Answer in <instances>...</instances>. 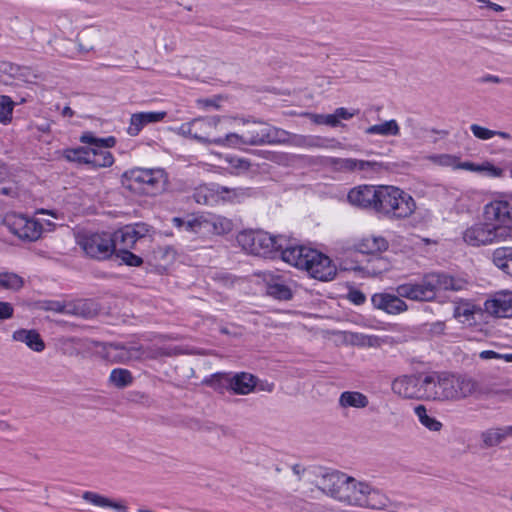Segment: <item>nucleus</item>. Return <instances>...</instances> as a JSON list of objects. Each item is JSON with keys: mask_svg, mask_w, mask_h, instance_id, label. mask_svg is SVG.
Wrapping results in <instances>:
<instances>
[{"mask_svg": "<svg viewBox=\"0 0 512 512\" xmlns=\"http://www.w3.org/2000/svg\"><path fill=\"white\" fill-rule=\"evenodd\" d=\"M465 285L464 280L456 279L444 273H428L419 283L399 285L396 289L398 296L389 293H377L372 296L371 301L375 308L395 315L406 311L408 308L400 297L415 301H431L440 290L460 291L464 289Z\"/></svg>", "mask_w": 512, "mask_h": 512, "instance_id": "f257e3e1", "label": "nucleus"}, {"mask_svg": "<svg viewBox=\"0 0 512 512\" xmlns=\"http://www.w3.org/2000/svg\"><path fill=\"white\" fill-rule=\"evenodd\" d=\"M420 389L421 397L434 401H460L470 397L478 390V383L473 378L455 373H432L426 375Z\"/></svg>", "mask_w": 512, "mask_h": 512, "instance_id": "f03ea898", "label": "nucleus"}, {"mask_svg": "<svg viewBox=\"0 0 512 512\" xmlns=\"http://www.w3.org/2000/svg\"><path fill=\"white\" fill-rule=\"evenodd\" d=\"M282 260L319 281H331L337 274L336 265L327 255L305 246H286Z\"/></svg>", "mask_w": 512, "mask_h": 512, "instance_id": "7ed1b4c3", "label": "nucleus"}, {"mask_svg": "<svg viewBox=\"0 0 512 512\" xmlns=\"http://www.w3.org/2000/svg\"><path fill=\"white\" fill-rule=\"evenodd\" d=\"M344 481L337 501L352 507L372 510H386L390 507L389 498L365 481L348 476Z\"/></svg>", "mask_w": 512, "mask_h": 512, "instance_id": "20e7f679", "label": "nucleus"}, {"mask_svg": "<svg viewBox=\"0 0 512 512\" xmlns=\"http://www.w3.org/2000/svg\"><path fill=\"white\" fill-rule=\"evenodd\" d=\"M417 205L406 191L395 187L380 185L375 212L390 220H404L411 217Z\"/></svg>", "mask_w": 512, "mask_h": 512, "instance_id": "39448f33", "label": "nucleus"}, {"mask_svg": "<svg viewBox=\"0 0 512 512\" xmlns=\"http://www.w3.org/2000/svg\"><path fill=\"white\" fill-rule=\"evenodd\" d=\"M286 240L282 236H272L264 231H242L237 236V242L247 253L272 257L275 253L285 250L284 242Z\"/></svg>", "mask_w": 512, "mask_h": 512, "instance_id": "423d86ee", "label": "nucleus"}, {"mask_svg": "<svg viewBox=\"0 0 512 512\" xmlns=\"http://www.w3.org/2000/svg\"><path fill=\"white\" fill-rule=\"evenodd\" d=\"M222 132V117L205 116L194 118L182 123L177 128V134L194 139L202 144H217L219 133Z\"/></svg>", "mask_w": 512, "mask_h": 512, "instance_id": "0eeeda50", "label": "nucleus"}, {"mask_svg": "<svg viewBox=\"0 0 512 512\" xmlns=\"http://www.w3.org/2000/svg\"><path fill=\"white\" fill-rule=\"evenodd\" d=\"M244 144H284L289 142V132L261 121H244L241 129Z\"/></svg>", "mask_w": 512, "mask_h": 512, "instance_id": "6e6552de", "label": "nucleus"}, {"mask_svg": "<svg viewBox=\"0 0 512 512\" xmlns=\"http://www.w3.org/2000/svg\"><path fill=\"white\" fill-rule=\"evenodd\" d=\"M131 186L146 194H156L165 189L167 175L163 169L134 168L125 173Z\"/></svg>", "mask_w": 512, "mask_h": 512, "instance_id": "1a4fd4ad", "label": "nucleus"}, {"mask_svg": "<svg viewBox=\"0 0 512 512\" xmlns=\"http://www.w3.org/2000/svg\"><path fill=\"white\" fill-rule=\"evenodd\" d=\"M311 484L315 485L325 495L337 501L347 475L337 470L315 467L307 471Z\"/></svg>", "mask_w": 512, "mask_h": 512, "instance_id": "9d476101", "label": "nucleus"}, {"mask_svg": "<svg viewBox=\"0 0 512 512\" xmlns=\"http://www.w3.org/2000/svg\"><path fill=\"white\" fill-rule=\"evenodd\" d=\"M77 243L93 259L106 260L114 253V242L108 233H82L77 236Z\"/></svg>", "mask_w": 512, "mask_h": 512, "instance_id": "9b49d317", "label": "nucleus"}, {"mask_svg": "<svg viewBox=\"0 0 512 512\" xmlns=\"http://www.w3.org/2000/svg\"><path fill=\"white\" fill-rule=\"evenodd\" d=\"M178 349H158L156 351L144 350L142 346L126 347L119 343L109 345L108 354L119 362L140 360L144 358L155 359L159 356H172L179 354Z\"/></svg>", "mask_w": 512, "mask_h": 512, "instance_id": "f8f14e48", "label": "nucleus"}, {"mask_svg": "<svg viewBox=\"0 0 512 512\" xmlns=\"http://www.w3.org/2000/svg\"><path fill=\"white\" fill-rule=\"evenodd\" d=\"M3 224L12 234L24 241H36L42 234V225L37 220L21 214H7L4 217Z\"/></svg>", "mask_w": 512, "mask_h": 512, "instance_id": "ddd939ff", "label": "nucleus"}, {"mask_svg": "<svg viewBox=\"0 0 512 512\" xmlns=\"http://www.w3.org/2000/svg\"><path fill=\"white\" fill-rule=\"evenodd\" d=\"M322 163L333 171L340 173H354L357 171L378 172L382 168V164L376 161L354 158L326 157L323 159Z\"/></svg>", "mask_w": 512, "mask_h": 512, "instance_id": "4468645a", "label": "nucleus"}, {"mask_svg": "<svg viewBox=\"0 0 512 512\" xmlns=\"http://www.w3.org/2000/svg\"><path fill=\"white\" fill-rule=\"evenodd\" d=\"M484 310L494 317H512V291L502 290L492 294L484 302Z\"/></svg>", "mask_w": 512, "mask_h": 512, "instance_id": "2eb2a0df", "label": "nucleus"}, {"mask_svg": "<svg viewBox=\"0 0 512 512\" xmlns=\"http://www.w3.org/2000/svg\"><path fill=\"white\" fill-rule=\"evenodd\" d=\"M379 189L380 185H359L349 191L347 198L353 206L375 212Z\"/></svg>", "mask_w": 512, "mask_h": 512, "instance_id": "dca6fc26", "label": "nucleus"}, {"mask_svg": "<svg viewBox=\"0 0 512 512\" xmlns=\"http://www.w3.org/2000/svg\"><path fill=\"white\" fill-rule=\"evenodd\" d=\"M462 238L472 247L492 244V223H475L464 230Z\"/></svg>", "mask_w": 512, "mask_h": 512, "instance_id": "f3484780", "label": "nucleus"}, {"mask_svg": "<svg viewBox=\"0 0 512 512\" xmlns=\"http://www.w3.org/2000/svg\"><path fill=\"white\" fill-rule=\"evenodd\" d=\"M165 111H148L134 113L130 117L129 125L127 127V134L135 137L141 130L148 124L157 123L166 117Z\"/></svg>", "mask_w": 512, "mask_h": 512, "instance_id": "a211bd4d", "label": "nucleus"}, {"mask_svg": "<svg viewBox=\"0 0 512 512\" xmlns=\"http://www.w3.org/2000/svg\"><path fill=\"white\" fill-rule=\"evenodd\" d=\"M392 391L403 398L420 397L418 392V381L415 376L402 375L395 378L391 384Z\"/></svg>", "mask_w": 512, "mask_h": 512, "instance_id": "6ab92c4d", "label": "nucleus"}, {"mask_svg": "<svg viewBox=\"0 0 512 512\" xmlns=\"http://www.w3.org/2000/svg\"><path fill=\"white\" fill-rule=\"evenodd\" d=\"M45 309L48 311H54L57 313H63L68 315H75L83 318H87L90 315L88 303L82 300L73 303H62L59 301H52L47 303Z\"/></svg>", "mask_w": 512, "mask_h": 512, "instance_id": "aec40b11", "label": "nucleus"}, {"mask_svg": "<svg viewBox=\"0 0 512 512\" xmlns=\"http://www.w3.org/2000/svg\"><path fill=\"white\" fill-rule=\"evenodd\" d=\"M484 217L487 223H506L510 219V205L507 201H492L484 207Z\"/></svg>", "mask_w": 512, "mask_h": 512, "instance_id": "412c9836", "label": "nucleus"}, {"mask_svg": "<svg viewBox=\"0 0 512 512\" xmlns=\"http://www.w3.org/2000/svg\"><path fill=\"white\" fill-rule=\"evenodd\" d=\"M230 389L239 395L251 393L257 386V378L247 372L236 373L227 379Z\"/></svg>", "mask_w": 512, "mask_h": 512, "instance_id": "4be33fe9", "label": "nucleus"}, {"mask_svg": "<svg viewBox=\"0 0 512 512\" xmlns=\"http://www.w3.org/2000/svg\"><path fill=\"white\" fill-rule=\"evenodd\" d=\"M203 235H224L229 233L233 224L231 220L218 216H204L203 215Z\"/></svg>", "mask_w": 512, "mask_h": 512, "instance_id": "5701e85b", "label": "nucleus"}, {"mask_svg": "<svg viewBox=\"0 0 512 512\" xmlns=\"http://www.w3.org/2000/svg\"><path fill=\"white\" fill-rule=\"evenodd\" d=\"M12 339L14 341L24 343L34 352H42L45 349V343L40 334L34 329H18L13 332Z\"/></svg>", "mask_w": 512, "mask_h": 512, "instance_id": "b1692460", "label": "nucleus"}, {"mask_svg": "<svg viewBox=\"0 0 512 512\" xmlns=\"http://www.w3.org/2000/svg\"><path fill=\"white\" fill-rule=\"evenodd\" d=\"M82 498L96 507L110 508L117 512H128V507L124 501H115L96 492L86 491Z\"/></svg>", "mask_w": 512, "mask_h": 512, "instance_id": "393cba45", "label": "nucleus"}, {"mask_svg": "<svg viewBox=\"0 0 512 512\" xmlns=\"http://www.w3.org/2000/svg\"><path fill=\"white\" fill-rule=\"evenodd\" d=\"M388 246V241L384 237L375 235L363 237L356 244L357 250L364 254L383 252L388 249Z\"/></svg>", "mask_w": 512, "mask_h": 512, "instance_id": "a878e982", "label": "nucleus"}, {"mask_svg": "<svg viewBox=\"0 0 512 512\" xmlns=\"http://www.w3.org/2000/svg\"><path fill=\"white\" fill-rule=\"evenodd\" d=\"M483 446L490 448L497 446L511 436L510 426L493 427L483 431L480 435Z\"/></svg>", "mask_w": 512, "mask_h": 512, "instance_id": "bb28decb", "label": "nucleus"}, {"mask_svg": "<svg viewBox=\"0 0 512 512\" xmlns=\"http://www.w3.org/2000/svg\"><path fill=\"white\" fill-rule=\"evenodd\" d=\"M107 148L102 146L90 148L87 165H91L93 168L110 167L114 163V157Z\"/></svg>", "mask_w": 512, "mask_h": 512, "instance_id": "cd10ccee", "label": "nucleus"}, {"mask_svg": "<svg viewBox=\"0 0 512 512\" xmlns=\"http://www.w3.org/2000/svg\"><path fill=\"white\" fill-rule=\"evenodd\" d=\"M492 261L496 267L512 276V247H499L492 253Z\"/></svg>", "mask_w": 512, "mask_h": 512, "instance_id": "c85d7f7f", "label": "nucleus"}, {"mask_svg": "<svg viewBox=\"0 0 512 512\" xmlns=\"http://www.w3.org/2000/svg\"><path fill=\"white\" fill-rule=\"evenodd\" d=\"M99 37L100 30L98 28L89 27L83 29L78 38V51L82 54L89 53L94 49V45Z\"/></svg>", "mask_w": 512, "mask_h": 512, "instance_id": "c756f323", "label": "nucleus"}, {"mask_svg": "<svg viewBox=\"0 0 512 512\" xmlns=\"http://www.w3.org/2000/svg\"><path fill=\"white\" fill-rule=\"evenodd\" d=\"M266 292L268 295L278 300H289L292 298V291L281 277H272L267 281Z\"/></svg>", "mask_w": 512, "mask_h": 512, "instance_id": "7c9ffc66", "label": "nucleus"}, {"mask_svg": "<svg viewBox=\"0 0 512 512\" xmlns=\"http://www.w3.org/2000/svg\"><path fill=\"white\" fill-rule=\"evenodd\" d=\"M369 400L366 395L358 391H344L339 397V405L342 408H365Z\"/></svg>", "mask_w": 512, "mask_h": 512, "instance_id": "2f4dec72", "label": "nucleus"}, {"mask_svg": "<svg viewBox=\"0 0 512 512\" xmlns=\"http://www.w3.org/2000/svg\"><path fill=\"white\" fill-rule=\"evenodd\" d=\"M365 133L368 135H380V136H398L400 133V127L396 120L391 119L383 123L375 124L366 128Z\"/></svg>", "mask_w": 512, "mask_h": 512, "instance_id": "473e14b6", "label": "nucleus"}, {"mask_svg": "<svg viewBox=\"0 0 512 512\" xmlns=\"http://www.w3.org/2000/svg\"><path fill=\"white\" fill-rule=\"evenodd\" d=\"M346 340L352 345L360 347H380L382 340L380 337L375 335H366L358 332H348L346 334Z\"/></svg>", "mask_w": 512, "mask_h": 512, "instance_id": "72a5a7b5", "label": "nucleus"}, {"mask_svg": "<svg viewBox=\"0 0 512 512\" xmlns=\"http://www.w3.org/2000/svg\"><path fill=\"white\" fill-rule=\"evenodd\" d=\"M414 412L418 417L419 422L428 430L439 432L443 425L436 418L428 415L427 409L424 405L420 404L414 408Z\"/></svg>", "mask_w": 512, "mask_h": 512, "instance_id": "f704fd0d", "label": "nucleus"}, {"mask_svg": "<svg viewBox=\"0 0 512 512\" xmlns=\"http://www.w3.org/2000/svg\"><path fill=\"white\" fill-rule=\"evenodd\" d=\"M112 239H113V249L114 251L118 250V249H131L134 247L135 243L134 241L132 240V237L130 235V233L127 231V228L126 226L115 231L112 235H111Z\"/></svg>", "mask_w": 512, "mask_h": 512, "instance_id": "c9c22d12", "label": "nucleus"}, {"mask_svg": "<svg viewBox=\"0 0 512 512\" xmlns=\"http://www.w3.org/2000/svg\"><path fill=\"white\" fill-rule=\"evenodd\" d=\"M24 285V280L18 274L12 272L0 273V288L17 291Z\"/></svg>", "mask_w": 512, "mask_h": 512, "instance_id": "e433bc0d", "label": "nucleus"}, {"mask_svg": "<svg viewBox=\"0 0 512 512\" xmlns=\"http://www.w3.org/2000/svg\"><path fill=\"white\" fill-rule=\"evenodd\" d=\"M110 382L117 388H125L133 382V376L127 369H113L109 377Z\"/></svg>", "mask_w": 512, "mask_h": 512, "instance_id": "4c0bfd02", "label": "nucleus"}, {"mask_svg": "<svg viewBox=\"0 0 512 512\" xmlns=\"http://www.w3.org/2000/svg\"><path fill=\"white\" fill-rule=\"evenodd\" d=\"M119 264H125L131 267H139L143 264V259L132 253L129 249H118L113 253Z\"/></svg>", "mask_w": 512, "mask_h": 512, "instance_id": "58836bf2", "label": "nucleus"}, {"mask_svg": "<svg viewBox=\"0 0 512 512\" xmlns=\"http://www.w3.org/2000/svg\"><path fill=\"white\" fill-rule=\"evenodd\" d=\"M15 102L7 95H0V122L8 124L11 122Z\"/></svg>", "mask_w": 512, "mask_h": 512, "instance_id": "ea45409f", "label": "nucleus"}, {"mask_svg": "<svg viewBox=\"0 0 512 512\" xmlns=\"http://www.w3.org/2000/svg\"><path fill=\"white\" fill-rule=\"evenodd\" d=\"M512 241V226L492 223V243Z\"/></svg>", "mask_w": 512, "mask_h": 512, "instance_id": "a19ab883", "label": "nucleus"}, {"mask_svg": "<svg viewBox=\"0 0 512 512\" xmlns=\"http://www.w3.org/2000/svg\"><path fill=\"white\" fill-rule=\"evenodd\" d=\"M219 142L216 145L228 146V147H240L244 144V138H242V132L239 133H225L222 127V132L219 133Z\"/></svg>", "mask_w": 512, "mask_h": 512, "instance_id": "79ce46f5", "label": "nucleus"}, {"mask_svg": "<svg viewBox=\"0 0 512 512\" xmlns=\"http://www.w3.org/2000/svg\"><path fill=\"white\" fill-rule=\"evenodd\" d=\"M457 157L458 156L451 154H433L428 155L426 159L435 165L441 167H451L455 170L457 165Z\"/></svg>", "mask_w": 512, "mask_h": 512, "instance_id": "37998d69", "label": "nucleus"}, {"mask_svg": "<svg viewBox=\"0 0 512 512\" xmlns=\"http://www.w3.org/2000/svg\"><path fill=\"white\" fill-rule=\"evenodd\" d=\"M80 141L85 144L92 145L93 148L102 147H113L116 143L114 137L110 136L107 138H95L92 134L86 133L80 137Z\"/></svg>", "mask_w": 512, "mask_h": 512, "instance_id": "c03bdc74", "label": "nucleus"}, {"mask_svg": "<svg viewBox=\"0 0 512 512\" xmlns=\"http://www.w3.org/2000/svg\"><path fill=\"white\" fill-rule=\"evenodd\" d=\"M88 155H90V149L84 147L67 149L64 152V156L68 161L83 164H88Z\"/></svg>", "mask_w": 512, "mask_h": 512, "instance_id": "a18cd8bd", "label": "nucleus"}, {"mask_svg": "<svg viewBox=\"0 0 512 512\" xmlns=\"http://www.w3.org/2000/svg\"><path fill=\"white\" fill-rule=\"evenodd\" d=\"M126 228L135 244L138 240L150 235L152 231V227L145 223L126 225Z\"/></svg>", "mask_w": 512, "mask_h": 512, "instance_id": "49530a36", "label": "nucleus"}, {"mask_svg": "<svg viewBox=\"0 0 512 512\" xmlns=\"http://www.w3.org/2000/svg\"><path fill=\"white\" fill-rule=\"evenodd\" d=\"M203 215L185 220L183 230L190 233L203 235Z\"/></svg>", "mask_w": 512, "mask_h": 512, "instance_id": "de8ad7c7", "label": "nucleus"}, {"mask_svg": "<svg viewBox=\"0 0 512 512\" xmlns=\"http://www.w3.org/2000/svg\"><path fill=\"white\" fill-rule=\"evenodd\" d=\"M470 130H471L472 134L474 135V137H476L477 139H480V140H489V139L493 138L494 136H496L495 130H490V129L480 126L478 124H472L470 126Z\"/></svg>", "mask_w": 512, "mask_h": 512, "instance_id": "09e8293b", "label": "nucleus"}, {"mask_svg": "<svg viewBox=\"0 0 512 512\" xmlns=\"http://www.w3.org/2000/svg\"><path fill=\"white\" fill-rule=\"evenodd\" d=\"M481 172L485 171L492 177H502L503 169L493 165L490 162H485L480 165Z\"/></svg>", "mask_w": 512, "mask_h": 512, "instance_id": "8fccbe9b", "label": "nucleus"}, {"mask_svg": "<svg viewBox=\"0 0 512 512\" xmlns=\"http://www.w3.org/2000/svg\"><path fill=\"white\" fill-rule=\"evenodd\" d=\"M14 315V308L9 302L0 301V320H7Z\"/></svg>", "mask_w": 512, "mask_h": 512, "instance_id": "3c124183", "label": "nucleus"}, {"mask_svg": "<svg viewBox=\"0 0 512 512\" xmlns=\"http://www.w3.org/2000/svg\"><path fill=\"white\" fill-rule=\"evenodd\" d=\"M217 192L221 193V194H223V193L228 194V196H223V198H227L229 200H233V199L238 198L244 194L242 189H238V188L229 189L228 187H224V186L219 187Z\"/></svg>", "mask_w": 512, "mask_h": 512, "instance_id": "603ef678", "label": "nucleus"}, {"mask_svg": "<svg viewBox=\"0 0 512 512\" xmlns=\"http://www.w3.org/2000/svg\"><path fill=\"white\" fill-rule=\"evenodd\" d=\"M461 169V170H467L472 172H481V168L479 164H475L473 162H460V158L457 157V165L455 167V170Z\"/></svg>", "mask_w": 512, "mask_h": 512, "instance_id": "864d4df0", "label": "nucleus"}, {"mask_svg": "<svg viewBox=\"0 0 512 512\" xmlns=\"http://www.w3.org/2000/svg\"><path fill=\"white\" fill-rule=\"evenodd\" d=\"M348 299L356 305H361L365 302L366 297L363 292H361L360 290L354 289V290L349 291Z\"/></svg>", "mask_w": 512, "mask_h": 512, "instance_id": "5fc2aeb1", "label": "nucleus"}, {"mask_svg": "<svg viewBox=\"0 0 512 512\" xmlns=\"http://www.w3.org/2000/svg\"><path fill=\"white\" fill-rule=\"evenodd\" d=\"M335 113H336V116L338 118V121H340V119H343V120H349L351 119L352 117L355 116L356 112L355 111H349L347 108H344V107H340V108H337L335 110Z\"/></svg>", "mask_w": 512, "mask_h": 512, "instance_id": "6e6d98bb", "label": "nucleus"}, {"mask_svg": "<svg viewBox=\"0 0 512 512\" xmlns=\"http://www.w3.org/2000/svg\"><path fill=\"white\" fill-rule=\"evenodd\" d=\"M197 104L201 107V108H209V107H214L216 109H219L220 105L218 103V98H214V99H198L197 100Z\"/></svg>", "mask_w": 512, "mask_h": 512, "instance_id": "4d7b16f0", "label": "nucleus"}, {"mask_svg": "<svg viewBox=\"0 0 512 512\" xmlns=\"http://www.w3.org/2000/svg\"><path fill=\"white\" fill-rule=\"evenodd\" d=\"M230 162L233 165V167L236 169L245 171V170H248L250 167V162L245 159L236 158V159H232Z\"/></svg>", "mask_w": 512, "mask_h": 512, "instance_id": "13d9d810", "label": "nucleus"}, {"mask_svg": "<svg viewBox=\"0 0 512 512\" xmlns=\"http://www.w3.org/2000/svg\"><path fill=\"white\" fill-rule=\"evenodd\" d=\"M303 115L308 117L315 124L325 125V115H323V114H314V113L306 112Z\"/></svg>", "mask_w": 512, "mask_h": 512, "instance_id": "bf43d9fd", "label": "nucleus"}, {"mask_svg": "<svg viewBox=\"0 0 512 512\" xmlns=\"http://www.w3.org/2000/svg\"><path fill=\"white\" fill-rule=\"evenodd\" d=\"M325 125H328L330 127H337L340 125V121H338L335 112L333 114L325 115Z\"/></svg>", "mask_w": 512, "mask_h": 512, "instance_id": "052dcab7", "label": "nucleus"}, {"mask_svg": "<svg viewBox=\"0 0 512 512\" xmlns=\"http://www.w3.org/2000/svg\"><path fill=\"white\" fill-rule=\"evenodd\" d=\"M480 358L482 359H494V358H502V354H499L492 350H485L480 353Z\"/></svg>", "mask_w": 512, "mask_h": 512, "instance_id": "680f3d73", "label": "nucleus"}, {"mask_svg": "<svg viewBox=\"0 0 512 512\" xmlns=\"http://www.w3.org/2000/svg\"><path fill=\"white\" fill-rule=\"evenodd\" d=\"M259 389L262 391L272 392L274 389V384L269 382H261L259 384Z\"/></svg>", "mask_w": 512, "mask_h": 512, "instance_id": "e2e57ef3", "label": "nucleus"}, {"mask_svg": "<svg viewBox=\"0 0 512 512\" xmlns=\"http://www.w3.org/2000/svg\"><path fill=\"white\" fill-rule=\"evenodd\" d=\"M445 325L442 322H436L432 325L431 330L435 333H442L444 331Z\"/></svg>", "mask_w": 512, "mask_h": 512, "instance_id": "0e129e2a", "label": "nucleus"}, {"mask_svg": "<svg viewBox=\"0 0 512 512\" xmlns=\"http://www.w3.org/2000/svg\"><path fill=\"white\" fill-rule=\"evenodd\" d=\"M172 223L174 224V226H176L177 228L179 229H183V226H184V223H185V219H182L180 217H174L172 219Z\"/></svg>", "mask_w": 512, "mask_h": 512, "instance_id": "69168bd1", "label": "nucleus"}, {"mask_svg": "<svg viewBox=\"0 0 512 512\" xmlns=\"http://www.w3.org/2000/svg\"><path fill=\"white\" fill-rule=\"evenodd\" d=\"M483 81L485 82H492V83H500L501 82V79L498 77V76H495V75H487L483 78Z\"/></svg>", "mask_w": 512, "mask_h": 512, "instance_id": "338daca9", "label": "nucleus"}, {"mask_svg": "<svg viewBox=\"0 0 512 512\" xmlns=\"http://www.w3.org/2000/svg\"><path fill=\"white\" fill-rule=\"evenodd\" d=\"M194 197H195L196 202L199 203V204H206L208 202L207 197L206 196H201L199 191H197L195 193Z\"/></svg>", "mask_w": 512, "mask_h": 512, "instance_id": "774afa93", "label": "nucleus"}]
</instances>
